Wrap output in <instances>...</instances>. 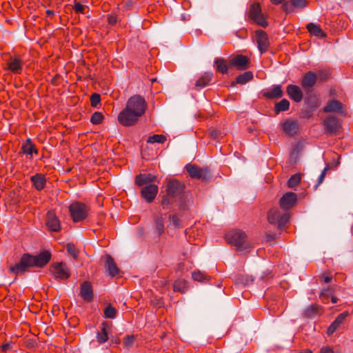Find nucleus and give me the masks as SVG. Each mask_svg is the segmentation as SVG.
<instances>
[{
	"label": "nucleus",
	"mask_w": 353,
	"mask_h": 353,
	"mask_svg": "<svg viewBox=\"0 0 353 353\" xmlns=\"http://www.w3.org/2000/svg\"><path fill=\"white\" fill-rule=\"evenodd\" d=\"M51 258L52 254L48 250H43L37 255L24 253L18 263L8 267L9 272L15 275H21L28 272L30 268L45 267L50 261Z\"/></svg>",
	"instance_id": "obj_1"
},
{
	"label": "nucleus",
	"mask_w": 353,
	"mask_h": 353,
	"mask_svg": "<svg viewBox=\"0 0 353 353\" xmlns=\"http://www.w3.org/2000/svg\"><path fill=\"white\" fill-rule=\"evenodd\" d=\"M185 185L176 179H172L166 181L165 192L179 199L178 210L179 214L188 210V192L185 191Z\"/></svg>",
	"instance_id": "obj_2"
},
{
	"label": "nucleus",
	"mask_w": 353,
	"mask_h": 353,
	"mask_svg": "<svg viewBox=\"0 0 353 353\" xmlns=\"http://www.w3.org/2000/svg\"><path fill=\"white\" fill-rule=\"evenodd\" d=\"M275 6L281 4V10L286 14L294 12L296 10H302L307 7L308 0H270Z\"/></svg>",
	"instance_id": "obj_3"
},
{
	"label": "nucleus",
	"mask_w": 353,
	"mask_h": 353,
	"mask_svg": "<svg viewBox=\"0 0 353 353\" xmlns=\"http://www.w3.org/2000/svg\"><path fill=\"white\" fill-rule=\"evenodd\" d=\"M247 239L248 236L246 233L239 229L233 230L225 234V240L227 242L235 246L237 251L245 248L243 245Z\"/></svg>",
	"instance_id": "obj_4"
},
{
	"label": "nucleus",
	"mask_w": 353,
	"mask_h": 353,
	"mask_svg": "<svg viewBox=\"0 0 353 353\" xmlns=\"http://www.w3.org/2000/svg\"><path fill=\"white\" fill-rule=\"evenodd\" d=\"M185 169L192 179H200L206 183L211 178L210 170L208 168L203 169L196 164L188 163Z\"/></svg>",
	"instance_id": "obj_5"
},
{
	"label": "nucleus",
	"mask_w": 353,
	"mask_h": 353,
	"mask_svg": "<svg viewBox=\"0 0 353 353\" xmlns=\"http://www.w3.org/2000/svg\"><path fill=\"white\" fill-rule=\"evenodd\" d=\"M69 212L72 221L74 223L85 220L88 214V206L81 202L76 201L69 206Z\"/></svg>",
	"instance_id": "obj_6"
},
{
	"label": "nucleus",
	"mask_w": 353,
	"mask_h": 353,
	"mask_svg": "<svg viewBox=\"0 0 353 353\" xmlns=\"http://www.w3.org/2000/svg\"><path fill=\"white\" fill-rule=\"evenodd\" d=\"M126 106L130 108V110L137 113L139 117H141L145 112L147 103L142 96L134 94L128 99Z\"/></svg>",
	"instance_id": "obj_7"
},
{
	"label": "nucleus",
	"mask_w": 353,
	"mask_h": 353,
	"mask_svg": "<svg viewBox=\"0 0 353 353\" xmlns=\"http://www.w3.org/2000/svg\"><path fill=\"white\" fill-rule=\"evenodd\" d=\"M139 117L137 113L130 110V108L125 105V108L118 114L119 123L125 127L134 125L139 121Z\"/></svg>",
	"instance_id": "obj_8"
},
{
	"label": "nucleus",
	"mask_w": 353,
	"mask_h": 353,
	"mask_svg": "<svg viewBox=\"0 0 353 353\" xmlns=\"http://www.w3.org/2000/svg\"><path fill=\"white\" fill-rule=\"evenodd\" d=\"M23 61L22 56L19 54L10 55L7 60L5 70L14 74H21L23 72Z\"/></svg>",
	"instance_id": "obj_9"
},
{
	"label": "nucleus",
	"mask_w": 353,
	"mask_h": 353,
	"mask_svg": "<svg viewBox=\"0 0 353 353\" xmlns=\"http://www.w3.org/2000/svg\"><path fill=\"white\" fill-rule=\"evenodd\" d=\"M45 225L50 232H59L61 230V221L57 216L54 210H50L46 213Z\"/></svg>",
	"instance_id": "obj_10"
},
{
	"label": "nucleus",
	"mask_w": 353,
	"mask_h": 353,
	"mask_svg": "<svg viewBox=\"0 0 353 353\" xmlns=\"http://www.w3.org/2000/svg\"><path fill=\"white\" fill-rule=\"evenodd\" d=\"M50 271L56 279L66 280L70 276V271L63 262L52 263L50 266Z\"/></svg>",
	"instance_id": "obj_11"
},
{
	"label": "nucleus",
	"mask_w": 353,
	"mask_h": 353,
	"mask_svg": "<svg viewBox=\"0 0 353 353\" xmlns=\"http://www.w3.org/2000/svg\"><path fill=\"white\" fill-rule=\"evenodd\" d=\"M280 125L282 130L290 137H294L300 130L299 122L290 118L282 121Z\"/></svg>",
	"instance_id": "obj_12"
},
{
	"label": "nucleus",
	"mask_w": 353,
	"mask_h": 353,
	"mask_svg": "<svg viewBox=\"0 0 353 353\" xmlns=\"http://www.w3.org/2000/svg\"><path fill=\"white\" fill-rule=\"evenodd\" d=\"M230 68H235L238 70H245L250 68V59L243 54H236L229 61Z\"/></svg>",
	"instance_id": "obj_13"
},
{
	"label": "nucleus",
	"mask_w": 353,
	"mask_h": 353,
	"mask_svg": "<svg viewBox=\"0 0 353 353\" xmlns=\"http://www.w3.org/2000/svg\"><path fill=\"white\" fill-rule=\"evenodd\" d=\"M256 41L261 54L265 53L270 47V43L267 32L263 30L255 31Z\"/></svg>",
	"instance_id": "obj_14"
},
{
	"label": "nucleus",
	"mask_w": 353,
	"mask_h": 353,
	"mask_svg": "<svg viewBox=\"0 0 353 353\" xmlns=\"http://www.w3.org/2000/svg\"><path fill=\"white\" fill-rule=\"evenodd\" d=\"M159 191L158 185L156 184H149L148 185L142 187L140 194L143 199H144L147 203H152Z\"/></svg>",
	"instance_id": "obj_15"
},
{
	"label": "nucleus",
	"mask_w": 353,
	"mask_h": 353,
	"mask_svg": "<svg viewBox=\"0 0 353 353\" xmlns=\"http://www.w3.org/2000/svg\"><path fill=\"white\" fill-rule=\"evenodd\" d=\"M323 125L325 132L331 134L336 133L341 128L339 119L334 115L327 116L323 121Z\"/></svg>",
	"instance_id": "obj_16"
},
{
	"label": "nucleus",
	"mask_w": 353,
	"mask_h": 353,
	"mask_svg": "<svg viewBox=\"0 0 353 353\" xmlns=\"http://www.w3.org/2000/svg\"><path fill=\"white\" fill-rule=\"evenodd\" d=\"M297 202V194L292 192L285 193L279 200L280 208L284 210H289Z\"/></svg>",
	"instance_id": "obj_17"
},
{
	"label": "nucleus",
	"mask_w": 353,
	"mask_h": 353,
	"mask_svg": "<svg viewBox=\"0 0 353 353\" xmlns=\"http://www.w3.org/2000/svg\"><path fill=\"white\" fill-rule=\"evenodd\" d=\"M324 112H337L341 115H345V106L339 100L332 99L327 101V105L323 108Z\"/></svg>",
	"instance_id": "obj_18"
},
{
	"label": "nucleus",
	"mask_w": 353,
	"mask_h": 353,
	"mask_svg": "<svg viewBox=\"0 0 353 353\" xmlns=\"http://www.w3.org/2000/svg\"><path fill=\"white\" fill-rule=\"evenodd\" d=\"M261 94L267 100L281 99L283 97V87L281 85H274L270 90L262 91Z\"/></svg>",
	"instance_id": "obj_19"
},
{
	"label": "nucleus",
	"mask_w": 353,
	"mask_h": 353,
	"mask_svg": "<svg viewBox=\"0 0 353 353\" xmlns=\"http://www.w3.org/2000/svg\"><path fill=\"white\" fill-rule=\"evenodd\" d=\"M157 176L151 173L139 174L135 176L134 183L137 186L143 187L149 184H154L157 181Z\"/></svg>",
	"instance_id": "obj_20"
},
{
	"label": "nucleus",
	"mask_w": 353,
	"mask_h": 353,
	"mask_svg": "<svg viewBox=\"0 0 353 353\" xmlns=\"http://www.w3.org/2000/svg\"><path fill=\"white\" fill-rule=\"evenodd\" d=\"M80 296L87 301L91 302L94 299V292L92 283L90 281H83L80 285Z\"/></svg>",
	"instance_id": "obj_21"
},
{
	"label": "nucleus",
	"mask_w": 353,
	"mask_h": 353,
	"mask_svg": "<svg viewBox=\"0 0 353 353\" xmlns=\"http://www.w3.org/2000/svg\"><path fill=\"white\" fill-rule=\"evenodd\" d=\"M318 81V77L316 72L313 71H307L302 77L301 85L305 90L307 88H312Z\"/></svg>",
	"instance_id": "obj_22"
},
{
	"label": "nucleus",
	"mask_w": 353,
	"mask_h": 353,
	"mask_svg": "<svg viewBox=\"0 0 353 353\" xmlns=\"http://www.w3.org/2000/svg\"><path fill=\"white\" fill-rule=\"evenodd\" d=\"M286 92L289 97L296 103H299L303 100V92L296 85H288L286 88Z\"/></svg>",
	"instance_id": "obj_23"
},
{
	"label": "nucleus",
	"mask_w": 353,
	"mask_h": 353,
	"mask_svg": "<svg viewBox=\"0 0 353 353\" xmlns=\"http://www.w3.org/2000/svg\"><path fill=\"white\" fill-rule=\"evenodd\" d=\"M304 103L307 108L310 109L312 111H314L319 106V99L313 90H308L306 91Z\"/></svg>",
	"instance_id": "obj_24"
},
{
	"label": "nucleus",
	"mask_w": 353,
	"mask_h": 353,
	"mask_svg": "<svg viewBox=\"0 0 353 353\" xmlns=\"http://www.w3.org/2000/svg\"><path fill=\"white\" fill-rule=\"evenodd\" d=\"M323 312V307L321 305L314 303L305 309L303 312V316L306 319H312L316 315L322 314Z\"/></svg>",
	"instance_id": "obj_25"
},
{
	"label": "nucleus",
	"mask_w": 353,
	"mask_h": 353,
	"mask_svg": "<svg viewBox=\"0 0 353 353\" xmlns=\"http://www.w3.org/2000/svg\"><path fill=\"white\" fill-rule=\"evenodd\" d=\"M30 181L32 186L37 191H41L46 185L47 179L46 176L41 173H37L34 175L30 176Z\"/></svg>",
	"instance_id": "obj_26"
},
{
	"label": "nucleus",
	"mask_w": 353,
	"mask_h": 353,
	"mask_svg": "<svg viewBox=\"0 0 353 353\" xmlns=\"http://www.w3.org/2000/svg\"><path fill=\"white\" fill-rule=\"evenodd\" d=\"M159 197L161 198L159 203L163 210H171L174 204L176 203H177V205L179 204V199L168 194L166 192L163 195H159Z\"/></svg>",
	"instance_id": "obj_27"
},
{
	"label": "nucleus",
	"mask_w": 353,
	"mask_h": 353,
	"mask_svg": "<svg viewBox=\"0 0 353 353\" xmlns=\"http://www.w3.org/2000/svg\"><path fill=\"white\" fill-rule=\"evenodd\" d=\"M105 268L108 272V274L114 277L119 274L120 270L117 267V265L116 262L114 261V259L110 255L106 254L105 255Z\"/></svg>",
	"instance_id": "obj_28"
},
{
	"label": "nucleus",
	"mask_w": 353,
	"mask_h": 353,
	"mask_svg": "<svg viewBox=\"0 0 353 353\" xmlns=\"http://www.w3.org/2000/svg\"><path fill=\"white\" fill-rule=\"evenodd\" d=\"M34 143L32 141L30 138H28L25 141H23L21 144L20 150L19 152V154H26L28 156L29 159H33V148L34 146Z\"/></svg>",
	"instance_id": "obj_29"
},
{
	"label": "nucleus",
	"mask_w": 353,
	"mask_h": 353,
	"mask_svg": "<svg viewBox=\"0 0 353 353\" xmlns=\"http://www.w3.org/2000/svg\"><path fill=\"white\" fill-rule=\"evenodd\" d=\"M110 324L108 321H103L101 324V329L97 334V341L99 344H103L109 339L108 330Z\"/></svg>",
	"instance_id": "obj_30"
},
{
	"label": "nucleus",
	"mask_w": 353,
	"mask_h": 353,
	"mask_svg": "<svg viewBox=\"0 0 353 353\" xmlns=\"http://www.w3.org/2000/svg\"><path fill=\"white\" fill-rule=\"evenodd\" d=\"M306 29L312 36H315L319 38H325L327 37V34L322 30L321 26L314 23H307L306 26Z\"/></svg>",
	"instance_id": "obj_31"
},
{
	"label": "nucleus",
	"mask_w": 353,
	"mask_h": 353,
	"mask_svg": "<svg viewBox=\"0 0 353 353\" xmlns=\"http://www.w3.org/2000/svg\"><path fill=\"white\" fill-rule=\"evenodd\" d=\"M164 222L165 218L163 217V214H159L154 216V228L159 236L163 234L165 232Z\"/></svg>",
	"instance_id": "obj_32"
},
{
	"label": "nucleus",
	"mask_w": 353,
	"mask_h": 353,
	"mask_svg": "<svg viewBox=\"0 0 353 353\" xmlns=\"http://www.w3.org/2000/svg\"><path fill=\"white\" fill-rule=\"evenodd\" d=\"M254 78L253 72L252 71H245L243 74L238 75L235 81L232 82V85L234 86L236 84L243 85L252 80Z\"/></svg>",
	"instance_id": "obj_33"
},
{
	"label": "nucleus",
	"mask_w": 353,
	"mask_h": 353,
	"mask_svg": "<svg viewBox=\"0 0 353 353\" xmlns=\"http://www.w3.org/2000/svg\"><path fill=\"white\" fill-rule=\"evenodd\" d=\"M316 74L318 77V81L320 83H323L331 79L332 75V70L330 68H325L318 70Z\"/></svg>",
	"instance_id": "obj_34"
},
{
	"label": "nucleus",
	"mask_w": 353,
	"mask_h": 353,
	"mask_svg": "<svg viewBox=\"0 0 353 353\" xmlns=\"http://www.w3.org/2000/svg\"><path fill=\"white\" fill-rule=\"evenodd\" d=\"M216 65V70L217 72L221 74H227L228 72V68L230 67L229 63H227V61L223 58H217L214 61Z\"/></svg>",
	"instance_id": "obj_35"
},
{
	"label": "nucleus",
	"mask_w": 353,
	"mask_h": 353,
	"mask_svg": "<svg viewBox=\"0 0 353 353\" xmlns=\"http://www.w3.org/2000/svg\"><path fill=\"white\" fill-rule=\"evenodd\" d=\"M290 101L286 99H283L274 104V112L275 114H278L281 112L288 111L290 109Z\"/></svg>",
	"instance_id": "obj_36"
},
{
	"label": "nucleus",
	"mask_w": 353,
	"mask_h": 353,
	"mask_svg": "<svg viewBox=\"0 0 353 353\" xmlns=\"http://www.w3.org/2000/svg\"><path fill=\"white\" fill-rule=\"evenodd\" d=\"M188 288V283L185 279H179L173 284L174 292L185 293Z\"/></svg>",
	"instance_id": "obj_37"
},
{
	"label": "nucleus",
	"mask_w": 353,
	"mask_h": 353,
	"mask_svg": "<svg viewBox=\"0 0 353 353\" xmlns=\"http://www.w3.org/2000/svg\"><path fill=\"white\" fill-rule=\"evenodd\" d=\"M193 280L199 282L208 283L211 280V276L200 270H195L192 273Z\"/></svg>",
	"instance_id": "obj_38"
},
{
	"label": "nucleus",
	"mask_w": 353,
	"mask_h": 353,
	"mask_svg": "<svg viewBox=\"0 0 353 353\" xmlns=\"http://www.w3.org/2000/svg\"><path fill=\"white\" fill-rule=\"evenodd\" d=\"M280 216L279 210L276 208H272L268 212V221L272 225H276Z\"/></svg>",
	"instance_id": "obj_39"
},
{
	"label": "nucleus",
	"mask_w": 353,
	"mask_h": 353,
	"mask_svg": "<svg viewBox=\"0 0 353 353\" xmlns=\"http://www.w3.org/2000/svg\"><path fill=\"white\" fill-rule=\"evenodd\" d=\"M261 13L262 10L260 3L258 2L254 3L250 7L248 17L251 20L255 19Z\"/></svg>",
	"instance_id": "obj_40"
},
{
	"label": "nucleus",
	"mask_w": 353,
	"mask_h": 353,
	"mask_svg": "<svg viewBox=\"0 0 353 353\" xmlns=\"http://www.w3.org/2000/svg\"><path fill=\"white\" fill-rule=\"evenodd\" d=\"M212 72H205L204 74L196 81L195 86L199 88L205 87L212 80Z\"/></svg>",
	"instance_id": "obj_41"
},
{
	"label": "nucleus",
	"mask_w": 353,
	"mask_h": 353,
	"mask_svg": "<svg viewBox=\"0 0 353 353\" xmlns=\"http://www.w3.org/2000/svg\"><path fill=\"white\" fill-rule=\"evenodd\" d=\"M117 310L110 303L103 309V314L106 319H114L117 316Z\"/></svg>",
	"instance_id": "obj_42"
},
{
	"label": "nucleus",
	"mask_w": 353,
	"mask_h": 353,
	"mask_svg": "<svg viewBox=\"0 0 353 353\" xmlns=\"http://www.w3.org/2000/svg\"><path fill=\"white\" fill-rule=\"evenodd\" d=\"M290 220V214L288 212H285L283 214H281L279 221L276 224L277 228L279 230H282L285 226L287 225V223L289 222Z\"/></svg>",
	"instance_id": "obj_43"
},
{
	"label": "nucleus",
	"mask_w": 353,
	"mask_h": 353,
	"mask_svg": "<svg viewBox=\"0 0 353 353\" xmlns=\"http://www.w3.org/2000/svg\"><path fill=\"white\" fill-rule=\"evenodd\" d=\"M166 137L163 134H153L147 139L148 143H163L166 141Z\"/></svg>",
	"instance_id": "obj_44"
},
{
	"label": "nucleus",
	"mask_w": 353,
	"mask_h": 353,
	"mask_svg": "<svg viewBox=\"0 0 353 353\" xmlns=\"http://www.w3.org/2000/svg\"><path fill=\"white\" fill-rule=\"evenodd\" d=\"M253 281V279H250L248 275L240 274L235 277V284L247 285L250 282Z\"/></svg>",
	"instance_id": "obj_45"
},
{
	"label": "nucleus",
	"mask_w": 353,
	"mask_h": 353,
	"mask_svg": "<svg viewBox=\"0 0 353 353\" xmlns=\"http://www.w3.org/2000/svg\"><path fill=\"white\" fill-rule=\"evenodd\" d=\"M301 180V174L296 173L292 175L288 180L287 184L289 188H294L299 184Z\"/></svg>",
	"instance_id": "obj_46"
},
{
	"label": "nucleus",
	"mask_w": 353,
	"mask_h": 353,
	"mask_svg": "<svg viewBox=\"0 0 353 353\" xmlns=\"http://www.w3.org/2000/svg\"><path fill=\"white\" fill-rule=\"evenodd\" d=\"M104 120V115L101 112H94L91 117L90 122L94 125H99Z\"/></svg>",
	"instance_id": "obj_47"
},
{
	"label": "nucleus",
	"mask_w": 353,
	"mask_h": 353,
	"mask_svg": "<svg viewBox=\"0 0 353 353\" xmlns=\"http://www.w3.org/2000/svg\"><path fill=\"white\" fill-rule=\"evenodd\" d=\"M179 213L180 212L179 211L177 214L170 215L169 219L172 221V224L175 228H182L183 227V223L182 221L179 218V216H183L184 213L181 215H180Z\"/></svg>",
	"instance_id": "obj_48"
},
{
	"label": "nucleus",
	"mask_w": 353,
	"mask_h": 353,
	"mask_svg": "<svg viewBox=\"0 0 353 353\" xmlns=\"http://www.w3.org/2000/svg\"><path fill=\"white\" fill-rule=\"evenodd\" d=\"M67 252L74 259H77L79 256V250L76 248L75 245L72 243H68L66 245Z\"/></svg>",
	"instance_id": "obj_49"
},
{
	"label": "nucleus",
	"mask_w": 353,
	"mask_h": 353,
	"mask_svg": "<svg viewBox=\"0 0 353 353\" xmlns=\"http://www.w3.org/2000/svg\"><path fill=\"white\" fill-rule=\"evenodd\" d=\"M90 101L92 107L98 108L101 105V95L98 93H93L90 96Z\"/></svg>",
	"instance_id": "obj_50"
},
{
	"label": "nucleus",
	"mask_w": 353,
	"mask_h": 353,
	"mask_svg": "<svg viewBox=\"0 0 353 353\" xmlns=\"http://www.w3.org/2000/svg\"><path fill=\"white\" fill-rule=\"evenodd\" d=\"M136 339V336L134 335H127L123 338V346L126 349H129L131 347Z\"/></svg>",
	"instance_id": "obj_51"
},
{
	"label": "nucleus",
	"mask_w": 353,
	"mask_h": 353,
	"mask_svg": "<svg viewBox=\"0 0 353 353\" xmlns=\"http://www.w3.org/2000/svg\"><path fill=\"white\" fill-rule=\"evenodd\" d=\"M88 8V7L87 6L82 5L76 0L74 1L73 10L77 14H85V10Z\"/></svg>",
	"instance_id": "obj_52"
},
{
	"label": "nucleus",
	"mask_w": 353,
	"mask_h": 353,
	"mask_svg": "<svg viewBox=\"0 0 353 353\" xmlns=\"http://www.w3.org/2000/svg\"><path fill=\"white\" fill-rule=\"evenodd\" d=\"M252 21L263 28H266L268 26V22L267 21L263 13L256 17L255 19H252Z\"/></svg>",
	"instance_id": "obj_53"
},
{
	"label": "nucleus",
	"mask_w": 353,
	"mask_h": 353,
	"mask_svg": "<svg viewBox=\"0 0 353 353\" xmlns=\"http://www.w3.org/2000/svg\"><path fill=\"white\" fill-rule=\"evenodd\" d=\"M339 323L334 320L327 329V334L328 336L332 335L334 332L340 327Z\"/></svg>",
	"instance_id": "obj_54"
},
{
	"label": "nucleus",
	"mask_w": 353,
	"mask_h": 353,
	"mask_svg": "<svg viewBox=\"0 0 353 353\" xmlns=\"http://www.w3.org/2000/svg\"><path fill=\"white\" fill-rule=\"evenodd\" d=\"M13 342L9 341L2 344L0 346V353H7L8 351L12 348Z\"/></svg>",
	"instance_id": "obj_55"
},
{
	"label": "nucleus",
	"mask_w": 353,
	"mask_h": 353,
	"mask_svg": "<svg viewBox=\"0 0 353 353\" xmlns=\"http://www.w3.org/2000/svg\"><path fill=\"white\" fill-rule=\"evenodd\" d=\"M348 315H349V312L347 311L343 312L341 313L340 314H339L338 316L335 319V320L337 321L340 325H341L344 322V321L345 320V319L347 318V316Z\"/></svg>",
	"instance_id": "obj_56"
},
{
	"label": "nucleus",
	"mask_w": 353,
	"mask_h": 353,
	"mask_svg": "<svg viewBox=\"0 0 353 353\" xmlns=\"http://www.w3.org/2000/svg\"><path fill=\"white\" fill-rule=\"evenodd\" d=\"M348 315H349V312L347 311L343 312L341 313L340 314H339L338 316L335 319V320L337 321L340 325H341L344 322V321L345 320V319L347 318V316Z\"/></svg>",
	"instance_id": "obj_57"
},
{
	"label": "nucleus",
	"mask_w": 353,
	"mask_h": 353,
	"mask_svg": "<svg viewBox=\"0 0 353 353\" xmlns=\"http://www.w3.org/2000/svg\"><path fill=\"white\" fill-rule=\"evenodd\" d=\"M61 76L59 74H56L50 81V83L54 86H58L61 83Z\"/></svg>",
	"instance_id": "obj_58"
},
{
	"label": "nucleus",
	"mask_w": 353,
	"mask_h": 353,
	"mask_svg": "<svg viewBox=\"0 0 353 353\" xmlns=\"http://www.w3.org/2000/svg\"><path fill=\"white\" fill-rule=\"evenodd\" d=\"M236 36L241 39H245L248 36V31L245 28L237 30L235 33Z\"/></svg>",
	"instance_id": "obj_59"
},
{
	"label": "nucleus",
	"mask_w": 353,
	"mask_h": 353,
	"mask_svg": "<svg viewBox=\"0 0 353 353\" xmlns=\"http://www.w3.org/2000/svg\"><path fill=\"white\" fill-rule=\"evenodd\" d=\"M107 21L110 25L114 26L117 23V17L114 14H108Z\"/></svg>",
	"instance_id": "obj_60"
},
{
	"label": "nucleus",
	"mask_w": 353,
	"mask_h": 353,
	"mask_svg": "<svg viewBox=\"0 0 353 353\" xmlns=\"http://www.w3.org/2000/svg\"><path fill=\"white\" fill-rule=\"evenodd\" d=\"M319 353H334V350L330 346H323L321 348Z\"/></svg>",
	"instance_id": "obj_61"
},
{
	"label": "nucleus",
	"mask_w": 353,
	"mask_h": 353,
	"mask_svg": "<svg viewBox=\"0 0 353 353\" xmlns=\"http://www.w3.org/2000/svg\"><path fill=\"white\" fill-rule=\"evenodd\" d=\"M220 134L221 132L218 130H212L210 132V136L212 139H216Z\"/></svg>",
	"instance_id": "obj_62"
},
{
	"label": "nucleus",
	"mask_w": 353,
	"mask_h": 353,
	"mask_svg": "<svg viewBox=\"0 0 353 353\" xmlns=\"http://www.w3.org/2000/svg\"><path fill=\"white\" fill-rule=\"evenodd\" d=\"M312 112L310 109V110H304L303 112H301V117L302 118H310V117H312Z\"/></svg>",
	"instance_id": "obj_63"
},
{
	"label": "nucleus",
	"mask_w": 353,
	"mask_h": 353,
	"mask_svg": "<svg viewBox=\"0 0 353 353\" xmlns=\"http://www.w3.org/2000/svg\"><path fill=\"white\" fill-rule=\"evenodd\" d=\"M276 239V234H266L265 236V240L266 242H271Z\"/></svg>",
	"instance_id": "obj_64"
}]
</instances>
